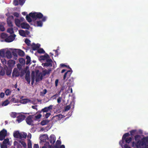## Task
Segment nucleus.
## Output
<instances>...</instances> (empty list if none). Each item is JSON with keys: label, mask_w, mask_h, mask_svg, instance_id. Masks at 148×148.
I'll return each mask as SVG.
<instances>
[{"label": "nucleus", "mask_w": 148, "mask_h": 148, "mask_svg": "<svg viewBox=\"0 0 148 148\" xmlns=\"http://www.w3.org/2000/svg\"><path fill=\"white\" fill-rule=\"evenodd\" d=\"M52 62L53 61L51 59L48 58L47 59L46 62L43 63V64H44L43 66H44L51 67L52 66Z\"/></svg>", "instance_id": "obj_10"}, {"label": "nucleus", "mask_w": 148, "mask_h": 148, "mask_svg": "<svg viewBox=\"0 0 148 148\" xmlns=\"http://www.w3.org/2000/svg\"><path fill=\"white\" fill-rule=\"evenodd\" d=\"M136 132V130H132L130 131V134L132 136H134V134Z\"/></svg>", "instance_id": "obj_53"}, {"label": "nucleus", "mask_w": 148, "mask_h": 148, "mask_svg": "<svg viewBox=\"0 0 148 148\" xmlns=\"http://www.w3.org/2000/svg\"><path fill=\"white\" fill-rule=\"evenodd\" d=\"M20 133L19 131H16L14 132V137L17 138H20Z\"/></svg>", "instance_id": "obj_26"}, {"label": "nucleus", "mask_w": 148, "mask_h": 148, "mask_svg": "<svg viewBox=\"0 0 148 148\" xmlns=\"http://www.w3.org/2000/svg\"><path fill=\"white\" fill-rule=\"evenodd\" d=\"M33 148H39L38 145V144H35L34 145Z\"/></svg>", "instance_id": "obj_64"}, {"label": "nucleus", "mask_w": 148, "mask_h": 148, "mask_svg": "<svg viewBox=\"0 0 148 148\" xmlns=\"http://www.w3.org/2000/svg\"><path fill=\"white\" fill-rule=\"evenodd\" d=\"M21 144L23 146L24 148H26V143L24 141H21Z\"/></svg>", "instance_id": "obj_56"}, {"label": "nucleus", "mask_w": 148, "mask_h": 148, "mask_svg": "<svg viewBox=\"0 0 148 148\" xmlns=\"http://www.w3.org/2000/svg\"><path fill=\"white\" fill-rule=\"evenodd\" d=\"M41 18L42 19V18ZM44 22V21H42V20L41 21H36V20H34L32 22V24H33V25L35 26H37V27H41L43 24L42 22Z\"/></svg>", "instance_id": "obj_9"}, {"label": "nucleus", "mask_w": 148, "mask_h": 148, "mask_svg": "<svg viewBox=\"0 0 148 148\" xmlns=\"http://www.w3.org/2000/svg\"><path fill=\"white\" fill-rule=\"evenodd\" d=\"M9 103V102L8 100H6L3 102L2 103V106H6L8 105Z\"/></svg>", "instance_id": "obj_45"}, {"label": "nucleus", "mask_w": 148, "mask_h": 148, "mask_svg": "<svg viewBox=\"0 0 148 148\" xmlns=\"http://www.w3.org/2000/svg\"><path fill=\"white\" fill-rule=\"evenodd\" d=\"M39 71H37L36 72V76L35 77V80L36 82H39L42 79V76L41 74V73L38 74Z\"/></svg>", "instance_id": "obj_14"}, {"label": "nucleus", "mask_w": 148, "mask_h": 148, "mask_svg": "<svg viewBox=\"0 0 148 148\" xmlns=\"http://www.w3.org/2000/svg\"><path fill=\"white\" fill-rule=\"evenodd\" d=\"M15 36H16L15 34L13 35H10L9 36H8L7 38L5 39V41L6 42H12L14 40Z\"/></svg>", "instance_id": "obj_11"}, {"label": "nucleus", "mask_w": 148, "mask_h": 148, "mask_svg": "<svg viewBox=\"0 0 148 148\" xmlns=\"http://www.w3.org/2000/svg\"><path fill=\"white\" fill-rule=\"evenodd\" d=\"M35 79V73L34 71H33L31 73V79L34 80Z\"/></svg>", "instance_id": "obj_48"}, {"label": "nucleus", "mask_w": 148, "mask_h": 148, "mask_svg": "<svg viewBox=\"0 0 148 148\" xmlns=\"http://www.w3.org/2000/svg\"><path fill=\"white\" fill-rule=\"evenodd\" d=\"M15 61L12 60H9L8 61V67L12 69L15 64Z\"/></svg>", "instance_id": "obj_13"}, {"label": "nucleus", "mask_w": 148, "mask_h": 148, "mask_svg": "<svg viewBox=\"0 0 148 148\" xmlns=\"http://www.w3.org/2000/svg\"><path fill=\"white\" fill-rule=\"evenodd\" d=\"M13 15L14 16L18 17L19 16V14L17 12H15L14 13Z\"/></svg>", "instance_id": "obj_60"}, {"label": "nucleus", "mask_w": 148, "mask_h": 148, "mask_svg": "<svg viewBox=\"0 0 148 148\" xmlns=\"http://www.w3.org/2000/svg\"><path fill=\"white\" fill-rule=\"evenodd\" d=\"M12 102L14 103H18L19 102V100L18 99H16L15 98H12L11 100Z\"/></svg>", "instance_id": "obj_47"}, {"label": "nucleus", "mask_w": 148, "mask_h": 148, "mask_svg": "<svg viewBox=\"0 0 148 148\" xmlns=\"http://www.w3.org/2000/svg\"><path fill=\"white\" fill-rule=\"evenodd\" d=\"M72 70H71L68 71L66 72L64 75L63 79L64 80L66 78V77H68V78L69 77H70L72 73Z\"/></svg>", "instance_id": "obj_20"}, {"label": "nucleus", "mask_w": 148, "mask_h": 148, "mask_svg": "<svg viewBox=\"0 0 148 148\" xmlns=\"http://www.w3.org/2000/svg\"><path fill=\"white\" fill-rule=\"evenodd\" d=\"M61 97H59L57 99V101L58 103H60L61 102V99H62Z\"/></svg>", "instance_id": "obj_63"}, {"label": "nucleus", "mask_w": 148, "mask_h": 148, "mask_svg": "<svg viewBox=\"0 0 148 148\" xmlns=\"http://www.w3.org/2000/svg\"><path fill=\"white\" fill-rule=\"evenodd\" d=\"M32 146V143L30 140H29L28 141V147Z\"/></svg>", "instance_id": "obj_61"}, {"label": "nucleus", "mask_w": 148, "mask_h": 148, "mask_svg": "<svg viewBox=\"0 0 148 148\" xmlns=\"http://www.w3.org/2000/svg\"><path fill=\"white\" fill-rule=\"evenodd\" d=\"M26 74V72L24 70H21L20 73V75L21 77H22L25 73Z\"/></svg>", "instance_id": "obj_42"}, {"label": "nucleus", "mask_w": 148, "mask_h": 148, "mask_svg": "<svg viewBox=\"0 0 148 148\" xmlns=\"http://www.w3.org/2000/svg\"><path fill=\"white\" fill-rule=\"evenodd\" d=\"M55 140L56 138L54 135H51L49 138L48 142L51 144H54Z\"/></svg>", "instance_id": "obj_19"}, {"label": "nucleus", "mask_w": 148, "mask_h": 148, "mask_svg": "<svg viewBox=\"0 0 148 148\" xmlns=\"http://www.w3.org/2000/svg\"><path fill=\"white\" fill-rule=\"evenodd\" d=\"M48 140V136L47 135H43L40 136V140H41V141L46 142V143L45 144V145H47V144H49Z\"/></svg>", "instance_id": "obj_8"}, {"label": "nucleus", "mask_w": 148, "mask_h": 148, "mask_svg": "<svg viewBox=\"0 0 148 148\" xmlns=\"http://www.w3.org/2000/svg\"><path fill=\"white\" fill-rule=\"evenodd\" d=\"M37 52L38 53H45V51L42 48L38 49Z\"/></svg>", "instance_id": "obj_44"}, {"label": "nucleus", "mask_w": 148, "mask_h": 148, "mask_svg": "<svg viewBox=\"0 0 148 148\" xmlns=\"http://www.w3.org/2000/svg\"><path fill=\"white\" fill-rule=\"evenodd\" d=\"M12 92V91L9 89H7L5 92L6 95L8 96L10 95Z\"/></svg>", "instance_id": "obj_41"}, {"label": "nucleus", "mask_w": 148, "mask_h": 148, "mask_svg": "<svg viewBox=\"0 0 148 148\" xmlns=\"http://www.w3.org/2000/svg\"><path fill=\"white\" fill-rule=\"evenodd\" d=\"M20 134V138H26L27 136V133L23 132L21 133Z\"/></svg>", "instance_id": "obj_33"}, {"label": "nucleus", "mask_w": 148, "mask_h": 148, "mask_svg": "<svg viewBox=\"0 0 148 148\" xmlns=\"http://www.w3.org/2000/svg\"><path fill=\"white\" fill-rule=\"evenodd\" d=\"M148 144V137H143L141 140L137 141V145L139 147V148H142L145 147V148L147 147V144Z\"/></svg>", "instance_id": "obj_3"}, {"label": "nucleus", "mask_w": 148, "mask_h": 148, "mask_svg": "<svg viewBox=\"0 0 148 148\" xmlns=\"http://www.w3.org/2000/svg\"><path fill=\"white\" fill-rule=\"evenodd\" d=\"M47 92V89H44L42 92H40V96H44L46 94Z\"/></svg>", "instance_id": "obj_37"}, {"label": "nucleus", "mask_w": 148, "mask_h": 148, "mask_svg": "<svg viewBox=\"0 0 148 148\" xmlns=\"http://www.w3.org/2000/svg\"><path fill=\"white\" fill-rule=\"evenodd\" d=\"M20 102L21 104H25L29 102L31 103L32 101L28 99H25L21 100Z\"/></svg>", "instance_id": "obj_23"}, {"label": "nucleus", "mask_w": 148, "mask_h": 148, "mask_svg": "<svg viewBox=\"0 0 148 148\" xmlns=\"http://www.w3.org/2000/svg\"><path fill=\"white\" fill-rule=\"evenodd\" d=\"M17 52L18 55L21 56L22 57L24 56V52L21 50H18Z\"/></svg>", "instance_id": "obj_32"}, {"label": "nucleus", "mask_w": 148, "mask_h": 148, "mask_svg": "<svg viewBox=\"0 0 148 148\" xmlns=\"http://www.w3.org/2000/svg\"><path fill=\"white\" fill-rule=\"evenodd\" d=\"M7 32L10 33V34H12L14 32L13 29L12 28H9L8 29Z\"/></svg>", "instance_id": "obj_46"}, {"label": "nucleus", "mask_w": 148, "mask_h": 148, "mask_svg": "<svg viewBox=\"0 0 148 148\" xmlns=\"http://www.w3.org/2000/svg\"><path fill=\"white\" fill-rule=\"evenodd\" d=\"M25 118V116L22 114H20L17 117V121L18 123H20L24 120Z\"/></svg>", "instance_id": "obj_15"}, {"label": "nucleus", "mask_w": 148, "mask_h": 148, "mask_svg": "<svg viewBox=\"0 0 148 148\" xmlns=\"http://www.w3.org/2000/svg\"><path fill=\"white\" fill-rule=\"evenodd\" d=\"M8 36V35L6 34H4V33H2L1 34V37L2 38H6Z\"/></svg>", "instance_id": "obj_50"}, {"label": "nucleus", "mask_w": 148, "mask_h": 148, "mask_svg": "<svg viewBox=\"0 0 148 148\" xmlns=\"http://www.w3.org/2000/svg\"><path fill=\"white\" fill-rule=\"evenodd\" d=\"M30 17H32L33 20H36V19H40L42 18V21H45L47 18L46 16H43V14L40 12H34L33 13H30L28 15L26 16V20L29 23L32 22V20Z\"/></svg>", "instance_id": "obj_1"}, {"label": "nucleus", "mask_w": 148, "mask_h": 148, "mask_svg": "<svg viewBox=\"0 0 148 148\" xmlns=\"http://www.w3.org/2000/svg\"><path fill=\"white\" fill-rule=\"evenodd\" d=\"M16 113L15 112L12 113V116L13 118H15L16 117Z\"/></svg>", "instance_id": "obj_62"}, {"label": "nucleus", "mask_w": 148, "mask_h": 148, "mask_svg": "<svg viewBox=\"0 0 148 148\" xmlns=\"http://www.w3.org/2000/svg\"><path fill=\"white\" fill-rule=\"evenodd\" d=\"M5 74V70L2 67L0 68V75H4Z\"/></svg>", "instance_id": "obj_35"}, {"label": "nucleus", "mask_w": 148, "mask_h": 148, "mask_svg": "<svg viewBox=\"0 0 148 148\" xmlns=\"http://www.w3.org/2000/svg\"><path fill=\"white\" fill-rule=\"evenodd\" d=\"M20 35L23 37H26L25 35V31L23 30H20L19 31Z\"/></svg>", "instance_id": "obj_34"}, {"label": "nucleus", "mask_w": 148, "mask_h": 148, "mask_svg": "<svg viewBox=\"0 0 148 148\" xmlns=\"http://www.w3.org/2000/svg\"><path fill=\"white\" fill-rule=\"evenodd\" d=\"M49 57L48 54L46 53L44 56H40L39 58L40 60H47L48 58H49Z\"/></svg>", "instance_id": "obj_24"}, {"label": "nucleus", "mask_w": 148, "mask_h": 148, "mask_svg": "<svg viewBox=\"0 0 148 148\" xmlns=\"http://www.w3.org/2000/svg\"><path fill=\"white\" fill-rule=\"evenodd\" d=\"M19 62L21 63L22 64H24L25 63V61L23 58H21L20 59Z\"/></svg>", "instance_id": "obj_55"}, {"label": "nucleus", "mask_w": 148, "mask_h": 148, "mask_svg": "<svg viewBox=\"0 0 148 148\" xmlns=\"http://www.w3.org/2000/svg\"><path fill=\"white\" fill-rule=\"evenodd\" d=\"M14 4L15 5H17L18 4V2L17 0H14Z\"/></svg>", "instance_id": "obj_59"}, {"label": "nucleus", "mask_w": 148, "mask_h": 148, "mask_svg": "<svg viewBox=\"0 0 148 148\" xmlns=\"http://www.w3.org/2000/svg\"><path fill=\"white\" fill-rule=\"evenodd\" d=\"M62 143L61 141L58 140L56 142L55 146H54L55 148H59L60 147V145Z\"/></svg>", "instance_id": "obj_30"}, {"label": "nucleus", "mask_w": 148, "mask_h": 148, "mask_svg": "<svg viewBox=\"0 0 148 148\" xmlns=\"http://www.w3.org/2000/svg\"><path fill=\"white\" fill-rule=\"evenodd\" d=\"M13 19V16H11L8 18L7 19V22L8 23V25L10 27H13V25L12 24V19Z\"/></svg>", "instance_id": "obj_16"}, {"label": "nucleus", "mask_w": 148, "mask_h": 148, "mask_svg": "<svg viewBox=\"0 0 148 148\" xmlns=\"http://www.w3.org/2000/svg\"><path fill=\"white\" fill-rule=\"evenodd\" d=\"M42 116V115L40 114H39L35 116V118L36 120L40 118Z\"/></svg>", "instance_id": "obj_49"}, {"label": "nucleus", "mask_w": 148, "mask_h": 148, "mask_svg": "<svg viewBox=\"0 0 148 148\" xmlns=\"http://www.w3.org/2000/svg\"><path fill=\"white\" fill-rule=\"evenodd\" d=\"M25 42L28 46H31V41L29 39H28L27 38H26L25 40Z\"/></svg>", "instance_id": "obj_38"}, {"label": "nucleus", "mask_w": 148, "mask_h": 148, "mask_svg": "<svg viewBox=\"0 0 148 148\" xmlns=\"http://www.w3.org/2000/svg\"><path fill=\"white\" fill-rule=\"evenodd\" d=\"M50 71L45 70L42 71V73H40L41 75L42 76V77L45 76L46 74H48L50 73Z\"/></svg>", "instance_id": "obj_29"}, {"label": "nucleus", "mask_w": 148, "mask_h": 148, "mask_svg": "<svg viewBox=\"0 0 148 148\" xmlns=\"http://www.w3.org/2000/svg\"><path fill=\"white\" fill-rule=\"evenodd\" d=\"M49 121H50L48 120H43L40 122V124L42 126L45 125H47Z\"/></svg>", "instance_id": "obj_28"}, {"label": "nucleus", "mask_w": 148, "mask_h": 148, "mask_svg": "<svg viewBox=\"0 0 148 148\" xmlns=\"http://www.w3.org/2000/svg\"><path fill=\"white\" fill-rule=\"evenodd\" d=\"M130 135V134L129 133H127L125 134L122 137L121 142L123 144L125 141L126 143H130L132 140V137H130L128 138H126V137H128Z\"/></svg>", "instance_id": "obj_4"}, {"label": "nucleus", "mask_w": 148, "mask_h": 148, "mask_svg": "<svg viewBox=\"0 0 148 148\" xmlns=\"http://www.w3.org/2000/svg\"><path fill=\"white\" fill-rule=\"evenodd\" d=\"M17 66L18 69H19V71H20L22 69V66L20 64H18L17 65Z\"/></svg>", "instance_id": "obj_58"}, {"label": "nucleus", "mask_w": 148, "mask_h": 148, "mask_svg": "<svg viewBox=\"0 0 148 148\" xmlns=\"http://www.w3.org/2000/svg\"><path fill=\"white\" fill-rule=\"evenodd\" d=\"M0 30L1 31H3L5 30V29L3 25H0Z\"/></svg>", "instance_id": "obj_54"}, {"label": "nucleus", "mask_w": 148, "mask_h": 148, "mask_svg": "<svg viewBox=\"0 0 148 148\" xmlns=\"http://www.w3.org/2000/svg\"><path fill=\"white\" fill-rule=\"evenodd\" d=\"M137 141H136V142H135L134 141L132 142V146L133 147H136L138 148H139V147L137 146Z\"/></svg>", "instance_id": "obj_43"}, {"label": "nucleus", "mask_w": 148, "mask_h": 148, "mask_svg": "<svg viewBox=\"0 0 148 148\" xmlns=\"http://www.w3.org/2000/svg\"><path fill=\"white\" fill-rule=\"evenodd\" d=\"M31 46L33 50L35 51L38 50L39 48L40 47V45L39 44H36L34 43H33L31 45Z\"/></svg>", "instance_id": "obj_17"}, {"label": "nucleus", "mask_w": 148, "mask_h": 148, "mask_svg": "<svg viewBox=\"0 0 148 148\" xmlns=\"http://www.w3.org/2000/svg\"><path fill=\"white\" fill-rule=\"evenodd\" d=\"M6 68H7L6 70V74L8 75H10L12 72V69H11V68L8 67L7 66H6Z\"/></svg>", "instance_id": "obj_25"}, {"label": "nucleus", "mask_w": 148, "mask_h": 148, "mask_svg": "<svg viewBox=\"0 0 148 148\" xmlns=\"http://www.w3.org/2000/svg\"><path fill=\"white\" fill-rule=\"evenodd\" d=\"M6 57L9 59L11 58L12 57V54L9 51H7L6 52Z\"/></svg>", "instance_id": "obj_31"}, {"label": "nucleus", "mask_w": 148, "mask_h": 148, "mask_svg": "<svg viewBox=\"0 0 148 148\" xmlns=\"http://www.w3.org/2000/svg\"><path fill=\"white\" fill-rule=\"evenodd\" d=\"M7 131L6 130L3 129L0 132V140H3L7 136Z\"/></svg>", "instance_id": "obj_6"}, {"label": "nucleus", "mask_w": 148, "mask_h": 148, "mask_svg": "<svg viewBox=\"0 0 148 148\" xmlns=\"http://www.w3.org/2000/svg\"><path fill=\"white\" fill-rule=\"evenodd\" d=\"M30 72L28 71L25 74V79L28 82V84H30Z\"/></svg>", "instance_id": "obj_22"}, {"label": "nucleus", "mask_w": 148, "mask_h": 148, "mask_svg": "<svg viewBox=\"0 0 148 148\" xmlns=\"http://www.w3.org/2000/svg\"><path fill=\"white\" fill-rule=\"evenodd\" d=\"M21 26L22 28L24 29H28L30 27L29 24L26 23L25 22L21 23Z\"/></svg>", "instance_id": "obj_18"}, {"label": "nucleus", "mask_w": 148, "mask_h": 148, "mask_svg": "<svg viewBox=\"0 0 148 148\" xmlns=\"http://www.w3.org/2000/svg\"><path fill=\"white\" fill-rule=\"evenodd\" d=\"M53 105H50L42 109V111L43 113V116H45L46 119H48L51 115V110L53 109Z\"/></svg>", "instance_id": "obj_2"}, {"label": "nucleus", "mask_w": 148, "mask_h": 148, "mask_svg": "<svg viewBox=\"0 0 148 148\" xmlns=\"http://www.w3.org/2000/svg\"><path fill=\"white\" fill-rule=\"evenodd\" d=\"M64 116L61 114H59L53 116L51 119V120L54 122L60 120Z\"/></svg>", "instance_id": "obj_7"}, {"label": "nucleus", "mask_w": 148, "mask_h": 148, "mask_svg": "<svg viewBox=\"0 0 148 148\" xmlns=\"http://www.w3.org/2000/svg\"><path fill=\"white\" fill-rule=\"evenodd\" d=\"M74 79L72 77L71 78L68 80L67 84L68 86H72L74 84Z\"/></svg>", "instance_id": "obj_21"}, {"label": "nucleus", "mask_w": 148, "mask_h": 148, "mask_svg": "<svg viewBox=\"0 0 148 148\" xmlns=\"http://www.w3.org/2000/svg\"><path fill=\"white\" fill-rule=\"evenodd\" d=\"M26 58L27 60L26 62V64L27 65H28V64H29L30 62L31 58L29 56H26Z\"/></svg>", "instance_id": "obj_39"}, {"label": "nucleus", "mask_w": 148, "mask_h": 148, "mask_svg": "<svg viewBox=\"0 0 148 148\" xmlns=\"http://www.w3.org/2000/svg\"><path fill=\"white\" fill-rule=\"evenodd\" d=\"M26 0H19L20 4L21 5H22L25 2Z\"/></svg>", "instance_id": "obj_57"}, {"label": "nucleus", "mask_w": 148, "mask_h": 148, "mask_svg": "<svg viewBox=\"0 0 148 148\" xmlns=\"http://www.w3.org/2000/svg\"><path fill=\"white\" fill-rule=\"evenodd\" d=\"M140 136L138 135H137L135 136V137H134V138H135V140L136 141L140 140Z\"/></svg>", "instance_id": "obj_40"}, {"label": "nucleus", "mask_w": 148, "mask_h": 148, "mask_svg": "<svg viewBox=\"0 0 148 148\" xmlns=\"http://www.w3.org/2000/svg\"><path fill=\"white\" fill-rule=\"evenodd\" d=\"M9 142V139H4L3 142V144L6 145V144Z\"/></svg>", "instance_id": "obj_51"}, {"label": "nucleus", "mask_w": 148, "mask_h": 148, "mask_svg": "<svg viewBox=\"0 0 148 148\" xmlns=\"http://www.w3.org/2000/svg\"><path fill=\"white\" fill-rule=\"evenodd\" d=\"M15 23L16 25L19 27L21 26V21L18 18H15L14 19Z\"/></svg>", "instance_id": "obj_27"}, {"label": "nucleus", "mask_w": 148, "mask_h": 148, "mask_svg": "<svg viewBox=\"0 0 148 148\" xmlns=\"http://www.w3.org/2000/svg\"><path fill=\"white\" fill-rule=\"evenodd\" d=\"M71 108V104H70L69 105L67 106H66L64 110L65 111H68V110H69Z\"/></svg>", "instance_id": "obj_52"}, {"label": "nucleus", "mask_w": 148, "mask_h": 148, "mask_svg": "<svg viewBox=\"0 0 148 148\" xmlns=\"http://www.w3.org/2000/svg\"><path fill=\"white\" fill-rule=\"evenodd\" d=\"M20 75V71L17 68H15L13 71L12 76L13 77H18Z\"/></svg>", "instance_id": "obj_12"}, {"label": "nucleus", "mask_w": 148, "mask_h": 148, "mask_svg": "<svg viewBox=\"0 0 148 148\" xmlns=\"http://www.w3.org/2000/svg\"><path fill=\"white\" fill-rule=\"evenodd\" d=\"M5 51L3 49L0 50V56L2 58H4L5 56Z\"/></svg>", "instance_id": "obj_36"}, {"label": "nucleus", "mask_w": 148, "mask_h": 148, "mask_svg": "<svg viewBox=\"0 0 148 148\" xmlns=\"http://www.w3.org/2000/svg\"><path fill=\"white\" fill-rule=\"evenodd\" d=\"M33 118V116L32 115L28 116L25 120L27 124L33 126L34 124Z\"/></svg>", "instance_id": "obj_5"}]
</instances>
